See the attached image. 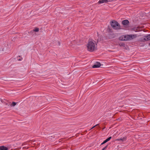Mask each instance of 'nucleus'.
<instances>
[{
  "label": "nucleus",
  "mask_w": 150,
  "mask_h": 150,
  "mask_svg": "<svg viewBox=\"0 0 150 150\" xmlns=\"http://www.w3.org/2000/svg\"><path fill=\"white\" fill-rule=\"evenodd\" d=\"M139 28V27L138 26L137 28H134L132 29V30L136 32H139L140 30L138 29Z\"/></svg>",
  "instance_id": "10"
},
{
  "label": "nucleus",
  "mask_w": 150,
  "mask_h": 150,
  "mask_svg": "<svg viewBox=\"0 0 150 150\" xmlns=\"http://www.w3.org/2000/svg\"><path fill=\"white\" fill-rule=\"evenodd\" d=\"M122 24L124 25H128L129 24V22L127 20H125L122 21Z\"/></svg>",
  "instance_id": "4"
},
{
  "label": "nucleus",
  "mask_w": 150,
  "mask_h": 150,
  "mask_svg": "<svg viewBox=\"0 0 150 150\" xmlns=\"http://www.w3.org/2000/svg\"><path fill=\"white\" fill-rule=\"evenodd\" d=\"M39 30V29L38 28H35L34 29H33V30L32 32H38V31Z\"/></svg>",
  "instance_id": "12"
},
{
  "label": "nucleus",
  "mask_w": 150,
  "mask_h": 150,
  "mask_svg": "<svg viewBox=\"0 0 150 150\" xmlns=\"http://www.w3.org/2000/svg\"><path fill=\"white\" fill-rule=\"evenodd\" d=\"M149 45H150V43L149 44Z\"/></svg>",
  "instance_id": "21"
},
{
  "label": "nucleus",
  "mask_w": 150,
  "mask_h": 150,
  "mask_svg": "<svg viewBox=\"0 0 150 150\" xmlns=\"http://www.w3.org/2000/svg\"><path fill=\"white\" fill-rule=\"evenodd\" d=\"M105 128H103V129Z\"/></svg>",
  "instance_id": "22"
},
{
  "label": "nucleus",
  "mask_w": 150,
  "mask_h": 150,
  "mask_svg": "<svg viewBox=\"0 0 150 150\" xmlns=\"http://www.w3.org/2000/svg\"><path fill=\"white\" fill-rule=\"evenodd\" d=\"M108 141H107L106 140V139L105 140V141H103V142L101 144V145H103L105 143H106Z\"/></svg>",
  "instance_id": "14"
},
{
  "label": "nucleus",
  "mask_w": 150,
  "mask_h": 150,
  "mask_svg": "<svg viewBox=\"0 0 150 150\" xmlns=\"http://www.w3.org/2000/svg\"><path fill=\"white\" fill-rule=\"evenodd\" d=\"M144 37L145 38L143 40V41H145L150 40V34L146 36H145Z\"/></svg>",
  "instance_id": "5"
},
{
  "label": "nucleus",
  "mask_w": 150,
  "mask_h": 150,
  "mask_svg": "<svg viewBox=\"0 0 150 150\" xmlns=\"http://www.w3.org/2000/svg\"><path fill=\"white\" fill-rule=\"evenodd\" d=\"M99 125V124H97V125H95L94 126H93L91 129H93V128H94V127H95L96 126H98Z\"/></svg>",
  "instance_id": "17"
},
{
  "label": "nucleus",
  "mask_w": 150,
  "mask_h": 150,
  "mask_svg": "<svg viewBox=\"0 0 150 150\" xmlns=\"http://www.w3.org/2000/svg\"><path fill=\"white\" fill-rule=\"evenodd\" d=\"M0 150H8L7 147L4 146H0Z\"/></svg>",
  "instance_id": "7"
},
{
  "label": "nucleus",
  "mask_w": 150,
  "mask_h": 150,
  "mask_svg": "<svg viewBox=\"0 0 150 150\" xmlns=\"http://www.w3.org/2000/svg\"><path fill=\"white\" fill-rule=\"evenodd\" d=\"M23 149H24V147H23Z\"/></svg>",
  "instance_id": "24"
},
{
  "label": "nucleus",
  "mask_w": 150,
  "mask_h": 150,
  "mask_svg": "<svg viewBox=\"0 0 150 150\" xmlns=\"http://www.w3.org/2000/svg\"><path fill=\"white\" fill-rule=\"evenodd\" d=\"M23 144H22V146H23Z\"/></svg>",
  "instance_id": "23"
},
{
  "label": "nucleus",
  "mask_w": 150,
  "mask_h": 150,
  "mask_svg": "<svg viewBox=\"0 0 150 150\" xmlns=\"http://www.w3.org/2000/svg\"><path fill=\"white\" fill-rule=\"evenodd\" d=\"M108 2V0H100L98 2V3L99 4H102L104 3H107Z\"/></svg>",
  "instance_id": "8"
},
{
  "label": "nucleus",
  "mask_w": 150,
  "mask_h": 150,
  "mask_svg": "<svg viewBox=\"0 0 150 150\" xmlns=\"http://www.w3.org/2000/svg\"><path fill=\"white\" fill-rule=\"evenodd\" d=\"M137 37L136 35H127V36L124 37V38L122 40L126 41L129 40L133 39Z\"/></svg>",
  "instance_id": "3"
},
{
  "label": "nucleus",
  "mask_w": 150,
  "mask_h": 150,
  "mask_svg": "<svg viewBox=\"0 0 150 150\" xmlns=\"http://www.w3.org/2000/svg\"><path fill=\"white\" fill-rule=\"evenodd\" d=\"M108 145H106L102 150H105L108 147Z\"/></svg>",
  "instance_id": "16"
},
{
  "label": "nucleus",
  "mask_w": 150,
  "mask_h": 150,
  "mask_svg": "<svg viewBox=\"0 0 150 150\" xmlns=\"http://www.w3.org/2000/svg\"><path fill=\"white\" fill-rule=\"evenodd\" d=\"M23 59L21 57V58L18 59V60L19 61H21Z\"/></svg>",
  "instance_id": "18"
},
{
  "label": "nucleus",
  "mask_w": 150,
  "mask_h": 150,
  "mask_svg": "<svg viewBox=\"0 0 150 150\" xmlns=\"http://www.w3.org/2000/svg\"><path fill=\"white\" fill-rule=\"evenodd\" d=\"M6 105H8V104H7V103H6Z\"/></svg>",
  "instance_id": "20"
},
{
  "label": "nucleus",
  "mask_w": 150,
  "mask_h": 150,
  "mask_svg": "<svg viewBox=\"0 0 150 150\" xmlns=\"http://www.w3.org/2000/svg\"><path fill=\"white\" fill-rule=\"evenodd\" d=\"M16 103H16L13 102L11 104L8 105V106H15L16 105Z\"/></svg>",
  "instance_id": "11"
},
{
  "label": "nucleus",
  "mask_w": 150,
  "mask_h": 150,
  "mask_svg": "<svg viewBox=\"0 0 150 150\" xmlns=\"http://www.w3.org/2000/svg\"><path fill=\"white\" fill-rule=\"evenodd\" d=\"M18 57H20V56H19L17 57V58H18Z\"/></svg>",
  "instance_id": "19"
},
{
  "label": "nucleus",
  "mask_w": 150,
  "mask_h": 150,
  "mask_svg": "<svg viewBox=\"0 0 150 150\" xmlns=\"http://www.w3.org/2000/svg\"><path fill=\"white\" fill-rule=\"evenodd\" d=\"M127 137H125L122 138L118 139H116L117 141H121L122 142L125 141L126 140Z\"/></svg>",
  "instance_id": "9"
},
{
  "label": "nucleus",
  "mask_w": 150,
  "mask_h": 150,
  "mask_svg": "<svg viewBox=\"0 0 150 150\" xmlns=\"http://www.w3.org/2000/svg\"><path fill=\"white\" fill-rule=\"evenodd\" d=\"M101 66V64L99 62H97L96 64H94L93 66V68H98Z\"/></svg>",
  "instance_id": "6"
},
{
  "label": "nucleus",
  "mask_w": 150,
  "mask_h": 150,
  "mask_svg": "<svg viewBox=\"0 0 150 150\" xmlns=\"http://www.w3.org/2000/svg\"><path fill=\"white\" fill-rule=\"evenodd\" d=\"M110 24L112 28L115 30H119L120 29V24L115 20L111 21L110 22Z\"/></svg>",
  "instance_id": "1"
},
{
  "label": "nucleus",
  "mask_w": 150,
  "mask_h": 150,
  "mask_svg": "<svg viewBox=\"0 0 150 150\" xmlns=\"http://www.w3.org/2000/svg\"><path fill=\"white\" fill-rule=\"evenodd\" d=\"M119 45L120 47H125V44L124 43H120L119 44Z\"/></svg>",
  "instance_id": "13"
},
{
  "label": "nucleus",
  "mask_w": 150,
  "mask_h": 150,
  "mask_svg": "<svg viewBox=\"0 0 150 150\" xmlns=\"http://www.w3.org/2000/svg\"><path fill=\"white\" fill-rule=\"evenodd\" d=\"M111 138H112L111 137H109L107 139H106L108 142L111 139Z\"/></svg>",
  "instance_id": "15"
},
{
  "label": "nucleus",
  "mask_w": 150,
  "mask_h": 150,
  "mask_svg": "<svg viewBox=\"0 0 150 150\" xmlns=\"http://www.w3.org/2000/svg\"><path fill=\"white\" fill-rule=\"evenodd\" d=\"M87 48L89 51H93L95 49L94 43L92 41L89 42L88 44Z\"/></svg>",
  "instance_id": "2"
}]
</instances>
